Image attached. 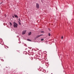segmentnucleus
Listing matches in <instances>:
<instances>
[{"mask_svg":"<svg viewBox=\"0 0 74 74\" xmlns=\"http://www.w3.org/2000/svg\"><path fill=\"white\" fill-rule=\"evenodd\" d=\"M27 40L29 41H31V40H30L29 39H27Z\"/></svg>","mask_w":74,"mask_h":74,"instance_id":"6e6552de","label":"nucleus"},{"mask_svg":"<svg viewBox=\"0 0 74 74\" xmlns=\"http://www.w3.org/2000/svg\"><path fill=\"white\" fill-rule=\"evenodd\" d=\"M13 24H14L13 25L14 27H16V28H17L18 26V24L15 22H14Z\"/></svg>","mask_w":74,"mask_h":74,"instance_id":"f257e3e1","label":"nucleus"},{"mask_svg":"<svg viewBox=\"0 0 74 74\" xmlns=\"http://www.w3.org/2000/svg\"><path fill=\"white\" fill-rule=\"evenodd\" d=\"M43 36V34H41L40 35H39L37 36V38H38L39 37H40V36Z\"/></svg>","mask_w":74,"mask_h":74,"instance_id":"20e7f679","label":"nucleus"},{"mask_svg":"<svg viewBox=\"0 0 74 74\" xmlns=\"http://www.w3.org/2000/svg\"><path fill=\"white\" fill-rule=\"evenodd\" d=\"M19 25H21V23H20V22H19Z\"/></svg>","mask_w":74,"mask_h":74,"instance_id":"9b49d317","label":"nucleus"},{"mask_svg":"<svg viewBox=\"0 0 74 74\" xmlns=\"http://www.w3.org/2000/svg\"><path fill=\"white\" fill-rule=\"evenodd\" d=\"M26 30L23 31L22 32V34H25L26 33Z\"/></svg>","mask_w":74,"mask_h":74,"instance_id":"7ed1b4c3","label":"nucleus"},{"mask_svg":"<svg viewBox=\"0 0 74 74\" xmlns=\"http://www.w3.org/2000/svg\"><path fill=\"white\" fill-rule=\"evenodd\" d=\"M13 17L14 18V16H13Z\"/></svg>","mask_w":74,"mask_h":74,"instance_id":"4468645a","label":"nucleus"},{"mask_svg":"<svg viewBox=\"0 0 74 74\" xmlns=\"http://www.w3.org/2000/svg\"><path fill=\"white\" fill-rule=\"evenodd\" d=\"M48 35L49 36H51V34L50 33H49Z\"/></svg>","mask_w":74,"mask_h":74,"instance_id":"0eeeda50","label":"nucleus"},{"mask_svg":"<svg viewBox=\"0 0 74 74\" xmlns=\"http://www.w3.org/2000/svg\"><path fill=\"white\" fill-rule=\"evenodd\" d=\"M19 20L20 21V19L19 18Z\"/></svg>","mask_w":74,"mask_h":74,"instance_id":"2eb2a0df","label":"nucleus"},{"mask_svg":"<svg viewBox=\"0 0 74 74\" xmlns=\"http://www.w3.org/2000/svg\"><path fill=\"white\" fill-rule=\"evenodd\" d=\"M10 25H12V23H11V22H10Z\"/></svg>","mask_w":74,"mask_h":74,"instance_id":"9d476101","label":"nucleus"},{"mask_svg":"<svg viewBox=\"0 0 74 74\" xmlns=\"http://www.w3.org/2000/svg\"><path fill=\"white\" fill-rule=\"evenodd\" d=\"M39 4L38 3H36V7L38 9L39 8Z\"/></svg>","mask_w":74,"mask_h":74,"instance_id":"f03ea898","label":"nucleus"},{"mask_svg":"<svg viewBox=\"0 0 74 74\" xmlns=\"http://www.w3.org/2000/svg\"><path fill=\"white\" fill-rule=\"evenodd\" d=\"M41 33H43L44 32V31H41Z\"/></svg>","mask_w":74,"mask_h":74,"instance_id":"ddd939ff","label":"nucleus"},{"mask_svg":"<svg viewBox=\"0 0 74 74\" xmlns=\"http://www.w3.org/2000/svg\"><path fill=\"white\" fill-rule=\"evenodd\" d=\"M63 36H62V38H61L62 39H63Z\"/></svg>","mask_w":74,"mask_h":74,"instance_id":"f8f14e48","label":"nucleus"},{"mask_svg":"<svg viewBox=\"0 0 74 74\" xmlns=\"http://www.w3.org/2000/svg\"><path fill=\"white\" fill-rule=\"evenodd\" d=\"M32 34V32H30L29 33H28V35L30 36Z\"/></svg>","mask_w":74,"mask_h":74,"instance_id":"39448f33","label":"nucleus"},{"mask_svg":"<svg viewBox=\"0 0 74 74\" xmlns=\"http://www.w3.org/2000/svg\"><path fill=\"white\" fill-rule=\"evenodd\" d=\"M14 16L16 18H18V16H17V15H14Z\"/></svg>","mask_w":74,"mask_h":74,"instance_id":"423d86ee","label":"nucleus"},{"mask_svg":"<svg viewBox=\"0 0 74 74\" xmlns=\"http://www.w3.org/2000/svg\"><path fill=\"white\" fill-rule=\"evenodd\" d=\"M41 41H43L44 40V39H41Z\"/></svg>","mask_w":74,"mask_h":74,"instance_id":"1a4fd4ad","label":"nucleus"}]
</instances>
